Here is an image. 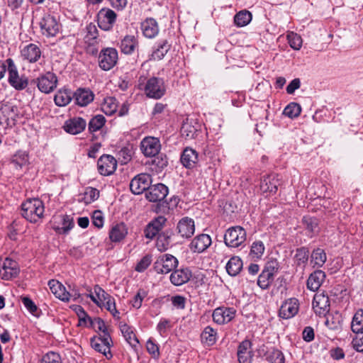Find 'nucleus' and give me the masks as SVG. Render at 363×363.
<instances>
[{"label":"nucleus","instance_id":"1","mask_svg":"<svg viewBox=\"0 0 363 363\" xmlns=\"http://www.w3.org/2000/svg\"><path fill=\"white\" fill-rule=\"evenodd\" d=\"M246 231L240 226L228 228L224 235L225 244L230 247H238L246 240Z\"/></svg>","mask_w":363,"mask_h":363},{"label":"nucleus","instance_id":"2","mask_svg":"<svg viewBox=\"0 0 363 363\" xmlns=\"http://www.w3.org/2000/svg\"><path fill=\"white\" fill-rule=\"evenodd\" d=\"M44 207L39 199H28L24 202V218L35 223L43 214Z\"/></svg>","mask_w":363,"mask_h":363},{"label":"nucleus","instance_id":"3","mask_svg":"<svg viewBox=\"0 0 363 363\" xmlns=\"http://www.w3.org/2000/svg\"><path fill=\"white\" fill-rule=\"evenodd\" d=\"M178 265V259L170 254H164L157 257L154 263V269L158 274H168Z\"/></svg>","mask_w":363,"mask_h":363},{"label":"nucleus","instance_id":"4","mask_svg":"<svg viewBox=\"0 0 363 363\" xmlns=\"http://www.w3.org/2000/svg\"><path fill=\"white\" fill-rule=\"evenodd\" d=\"M166 88L164 80L158 77L149 79L145 86V93L149 98L160 99L165 94Z\"/></svg>","mask_w":363,"mask_h":363},{"label":"nucleus","instance_id":"5","mask_svg":"<svg viewBox=\"0 0 363 363\" xmlns=\"http://www.w3.org/2000/svg\"><path fill=\"white\" fill-rule=\"evenodd\" d=\"M118 52L115 48L103 49L99 55V65L105 71L112 69L117 63Z\"/></svg>","mask_w":363,"mask_h":363},{"label":"nucleus","instance_id":"6","mask_svg":"<svg viewBox=\"0 0 363 363\" xmlns=\"http://www.w3.org/2000/svg\"><path fill=\"white\" fill-rule=\"evenodd\" d=\"M111 337L109 333L95 337L91 340V345L96 351L103 354L107 359L112 357L111 353Z\"/></svg>","mask_w":363,"mask_h":363},{"label":"nucleus","instance_id":"7","mask_svg":"<svg viewBox=\"0 0 363 363\" xmlns=\"http://www.w3.org/2000/svg\"><path fill=\"white\" fill-rule=\"evenodd\" d=\"M151 176L148 174L136 175L130 183V189L134 194H140L150 186Z\"/></svg>","mask_w":363,"mask_h":363},{"label":"nucleus","instance_id":"8","mask_svg":"<svg viewBox=\"0 0 363 363\" xmlns=\"http://www.w3.org/2000/svg\"><path fill=\"white\" fill-rule=\"evenodd\" d=\"M140 150L145 157H155L159 154L161 148L160 142L155 137H145L140 143Z\"/></svg>","mask_w":363,"mask_h":363},{"label":"nucleus","instance_id":"9","mask_svg":"<svg viewBox=\"0 0 363 363\" xmlns=\"http://www.w3.org/2000/svg\"><path fill=\"white\" fill-rule=\"evenodd\" d=\"M116 13L110 9H102L97 15L98 25L104 30H109L116 20Z\"/></svg>","mask_w":363,"mask_h":363},{"label":"nucleus","instance_id":"10","mask_svg":"<svg viewBox=\"0 0 363 363\" xmlns=\"http://www.w3.org/2000/svg\"><path fill=\"white\" fill-rule=\"evenodd\" d=\"M40 26L42 33L47 37L55 36L60 28V25L55 18L50 15H46L42 18Z\"/></svg>","mask_w":363,"mask_h":363},{"label":"nucleus","instance_id":"11","mask_svg":"<svg viewBox=\"0 0 363 363\" xmlns=\"http://www.w3.org/2000/svg\"><path fill=\"white\" fill-rule=\"evenodd\" d=\"M99 172L104 176L112 174L116 169L117 161L110 155H104L97 162Z\"/></svg>","mask_w":363,"mask_h":363},{"label":"nucleus","instance_id":"12","mask_svg":"<svg viewBox=\"0 0 363 363\" xmlns=\"http://www.w3.org/2000/svg\"><path fill=\"white\" fill-rule=\"evenodd\" d=\"M236 310L230 307H218L212 314L213 321L218 325H223L231 321L235 315Z\"/></svg>","mask_w":363,"mask_h":363},{"label":"nucleus","instance_id":"13","mask_svg":"<svg viewBox=\"0 0 363 363\" xmlns=\"http://www.w3.org/2000/svg\"><path fill=\"white\" fill-rule=\"evenodd\" d=\"M168 192L167 186L159 183L150 185L149 189L145 193V197L150 202H160L166 198Z\"/></svg>","mask_w":363,"mask_h":363},{"label":"nucleus","instance_id":"14","mask_svg":"<svg viewBox=\"0 0 363 363\" xmlns=\"http://www.w3.org/2000/svg\"><path fill=\"white\" fill-rule=\"evenodd\" d=\"M57 79L55 74L47 72L38 79V87L45 94L52 91L57 86Z\"/></svg>","mask_w":363,"mask_h":363},{"label":"nucleus","instance_id":"15","mask_svg":"<svg viewBox=\"0 0 363 363\" xmlns=\"http://www.w3.org/2000/svg\"><path fill=\"white\" fill-rule=\"evenodd\" d=\"M299 303L295 298H289L285 301L279 309V316L284 319H289L294 317L298 311Z\"/></svg>","mask_w":363,"mask_h":363},{"label":"nucleus","instance_id":"16","mask_svg":"<svg viewBox=\"0 0 363 363\" xmlns=\"http://www.w3.org/2000/svg\"><path fill=\"white\" fill-rule=\"evenodd\" d=\"M86 126V121L81 117H74L67 120L63 125L64 130L72 135L82 133Z\"/></svg>","mask_w":363,"mask_h":363},{"label":"nucleus","instance_id":"17","mask_svg":"<svg viewBox=\"0 0 363 363\" xmlns=\"http://www.w3.org/2000/svg\"><path fill=\"white\" fill-rule=\"evenodd\" d=\"M167 219L164 216H159L149 223L144 230L145 238L149 239L154 238L159 232L163 228Z\"/></svg>","mask_w":363,"mask_h":363},{"label":"nucleus","instance_id":"18","mask_svg":"<svg viewBox=\"0 0 363 363\" xmlns=\"http://www.w3.org/2000/svg\"><path fill=\"white\" fill-rule=\"evenodd\" d=\"M177 230L182 238H191L195 232L194 220L189 217L182 218L177 223Z\"/></svg>","mask_w":363,"mask_h":363},{"label":"nucleus","instance_id":"19","mask_svg":"<svg viewBox=\"0 0 363 363\" xmlns=\"http://www.w3.org/2000/svg\"><path fill=\"white\" fill-rule=\"evenodd\" d=\"M9 72V83L16 90L23 89V79L18 75L17 68L12 59L9 58L6 60Z\"/></svg>","mask_w":363,"mask_h":363},{"label":"nucleus","instance_id":"20","mask_svg":"<svg viewBox=\"0 0 363 363\" xmlns=\"http://www.w3.org/2000/svg\"><path fill=\"white\" fill-rule=\"evenodd\" d=\"M281 182L279 176L275 174H271L264 177L261 182L260 189L264 193L271 194H275L278 190V186Z\"/></svg>","mask_w":363,"mask_h":363},{"label":"nucleus","instance_id":"21","mask_svg":"<svg viewBox=\"0 0 363 363\" xmlns=\"http://www.w3.org/2000/svg\"><path fill=\"white\" fill-rule=\"evenodd\" d=\"M313 308L316 313L325 315L330 310V299L323 293L316 294L313 300Z\"/></svg>","mask_w":363,"mask_h":363},{"label":"nucleus","instance_id":"22","mask_svg":"<svg viewBox=\"0 0 363 363\" xmlns=\"http://www.w3.org/2000/svg\"><path fill=\"white\" fill-rule=\"evenodd\" d=\"M211 244V237L206 234H201L193 239L189 247L192 252L201 253L205 251Z\"/></svg>","mask_w":363,"mask_h":363},{"label":"nucleus","instance_id":"23","mask_svg":"<svg viewBox=\"0 0 363 363\" xmlns=\"http://www.w3.org/2000/svg\"><path fill=\"white\" fill-rule=\"evenodd\" d=\"M180 160L184 167L193 169L199 162V154L195 150L186 147L181 155Z\"/></svg>","mask_w":363,"mask_h":363},{"label":"nucleus","instance_id":"24","mask_svg":"<svg viewBox=\"0 0 363 363\" xmlns=\"http://www.w3.org/2000/svg\"><path fill=\"white\" fill-rule=\"evenodd\" d=\"M140 28L145 38H153L159 33V26L157 22L152 18L145 19L142 23Z\"/></svg>","mask_w":363,"mask_h":363},{"label":"nucleus","instance_id":"25","mask_svg":"<svg viewBox=\"0 0 363 363\" xmlns=\"http://www.w3.org/2000/svg\"><path fill=\"white\" fill-rule=\"evenodd\" d=\"M191 277V272L189 268L174 270L170 275V281L175 286H181L186 283Z\"/></svg>","mask_w":363,"mask_h":363},{"label":"nucleus","instance_id":"26","mask_svg":"<svg viewBox=\"0 0 363 363\" xmlns=\"http://www.w3.org/2000/svg\"><path fill=\"white\" fill-rule=\"evenodd\" d=\"M93 92L87 89H78L74 94L75 102L80 106H86L94 100Z\"/></svg>","mask_w":363,"mask_h":363},{"label":"nucleus","instance_id":"27","mask_svg":"<svg viewBox=\"0 0 363 363\" xmlns=\"http://www.w3.org/2000/svg\"><path fill=\"white\" fill-rule=\"evenodd\" d=\"M325 279V274L322 270L311 273L307 280V288L313 291H317Z\"/></svg>","mask_w":363,"mask_h":363},{"label":"nucleus","instance_id":"28","mask_svg":"<svg viewBox=\"0 0 363 363\" xmlns=\"http://www.w3.org/2000/svg\"><path fill=\"white\" fill-rule=\"evenodd\" d=\"M238 357L240 363H250L252 359L251 342L249 340L242 341L238 350Z\"/></svg>","mask_w":363,"mask_h":363},{"label":"nucleus","instance_id":"29","mask_svg":"<svg viewBox=\"0 0 363 363\" xmlns=\"http://www.w3.org/2000/svg\"><path fill=\"white\" fill-rule=\"evenodd\" d=\"M171 48V44L167 40H160L157 46L153 49L152 53L150 57L151 60H162Z\"/></svg>","mask_w":363,"mask_h":363},{"label":"nucleus","instance_id":"30","mask_svg":"<svg viewBox=\"0 0 363 363\" xmlns=\"http://www.w3.org/2000/svg\"><path fill=\"white\" fill-rule=\"evenodd\" d=\"M48 286L51 292L62 301L67 300V295L65 294V287L58 281L52 279L48 281Z\"/></svg>","mask_w":363,"mask_h":363},{"label":"nucleus","instance_id":"31","mask_svg":"<svg viewBox=\"0 0 363 363\" xmlns=\"http://www.w3.org/2000/svg\"><path fill=\"white\" fill-rule=\"evenodd\" d=\"M172 232L171 230H165L158 234L156 242V247L160 252H164L168 250L171 245V237Z\"/></svg>","mask_w":363,"mask_h":363},{"label":"nucleus","instance_id":"32","mask_svg":"<svg viewBox=\"0 0 363 363\" xmlns=\"http://www.w3.org/2000/svg\"><path fill=\"white\" fill-rule=\"evenodd\" d=\"M128 233V229L123 223H118L113 226L110 233L109 238L113 242H120Z\"/></svg>","mask_w":363,"mask_h":363},{"label":"nucleus","instance_id":"33","mask_svg":"<svg viewBox=\"0 0 363 363\" xmlns=\"http://www.w3.org/2000/svg\"><path fill=\"white\" fill-rule=\"evenodd\" d=\"M137 46L138 40L134 35L125 36L120 45L121 51L127 55L133 53Z\"/></svg>","mask_w":363,"mask_h":363},{"label":"nucleus","instance_id":"34","mask_svg":"<svg viewBox=\"0 0 363 363\" xmlns=\"http://www.w3.org/2000/svg\"><path fill=\"white\" fill-rule=\"evenodd\" d=\"M4 270L5 274H3V278L6 279L17 276L20 272L19 268L17 267V263L8 258L4 262Z\"/></svg>","mask_w":363,"mask_h":363},{"label":"nucleus","instance_id":"35","mask_svg":"<svg viewBox=\"0 0 363 363\" xmlns=\"http://www.w3.org/2000/svg\"><path fill=\"white\" fill-rule=\"evenodd\" d=\"M201 342L208 345H213L217 340V332L211 326H206L201 334Z\"/></svg>","mask_w":363,"mask_h":363},{"label":"nucleus","instance_id":"36","mask_svg":"<svg viewBox=\"0 0 363 363\" xmlns=\"http://www.w3.org/2000/svg\"><path fill=\"white\" fill-rule=\"evenodd\" d=\"M62 226L54 227L55 230L60 234H67L74 227V220L71 216L63 215L60 216Z\"/></svg>","mask_w":363,"mask_h":363},{"label":"nucleus","instance_id":"37","mask_svg":"<svg viewBox=\"0 0 363 363\" xmlns=\"http://www.w3.org/2000/svg\"><path fill=\"white\" fill-rule=\"evenodd\" d=\"M41 55V51L39 47L35 44L26 45L24 49V57L30 62H36Z\"/></svg>","mask_w":363,"mask_h":363},{"label":"nucleus","instance_id":"38","mask_svg":"<svg viewBox=\"0 0 363 363\" xmlns=\"http://www.w3.org/2000/svg\"><path fill=\"white\" fill-rule=\"evenodd\" d=\"M226 271L230 276H236L242 268V262L239 257H233L226 264Z\"/></svg>","mask_w":363,"mask_h":363},{"label":"nucleus","instance_id":"39","mask_svg":"<svg viewBox=\"0 0 363 363\" xmlns=\"http://www.w3.org/2000/svg\"><path fill=\"white\" fill-rule=\"evenodd\" d=\"M73 97V94L67 89L59 91L55 96V103L58 106L67 105Z\"/></svg>","mask_w":363,"mask_h":363},{"label":"nucleus","instance_id":"40","mask_svg":"<svg viewBox=\"0 0 363 363\" xmlns=\"http://www.w3.org/2000/svg\"><path fill=\"white\" fill-rule=\"evenodd\" d=\"M327 256L323 249L317 248L314 250L311 255V262L313 267H321L325 262Z\"/></svg>","mask_w":363,"mask_h":363},{"label":"nucleus","instance_id":"41","mask_svg":"<svg viewBox=\"0 0 363 363\" xmlns=\"http://www.w3.org/2000/svg\"><path fill=\"white\" fill-rule=\"evenodd\" d=\"M303 223L308 231V235L313 236L315 233L319 231L318 220L316 218L311 216H304L303 218Z\"/></svg>","mask_w":363,"mask_h":363},{"label":"nucleus","instance_id":"42","mask_svg":"<svg viewBox=\"0 0 363 363\" xmlns=\"http://www.w3.org/2000/svg\"><path fill=\"white\" fill-rule=\"evenodd\" d=\"M80 310L84 315V317L80 318L81 321H84V323H86V320H89L94 327L96 328L99 330L101 331L103 335H105V333H108V328L104 321L101 318H96L92 320L91 318L85 313V312L82 308H80Z\"/></svg>","mask_w":363,"mask_h":363},{"label":"nucleus","instance_id":"43","mask_svg":"<svg viewBox=\"0 0 363 363\" xmlns=\"http://www.w3.org/2000/svg\"><path fill=\"white\" fill-rule=\"evenodd\" d=\"M106 118L103 115H96L89 121L88 123V130L92 133L99 130L106 123Z\"/></svg>","mask_w":363,"mask_h":363},{"label":"nucleus","instance_id":"44","mask_svg":"<svg viewBox=\"0 0 363 363\" xmlns=\"http://www.w3.org/2000/svg\"><path fill=\"white\" fill-rule=\"evenodd\" d=\"M251 20L252 13L247 10L240 11L234 17V22L238 27L247 26Z\"/></svg>","mask_w":363,"mask_h":363},{"label":"nucleus","instance_id":"45","mask_svg":"<svg viewBox=\"0 0 363 363\" xmlns=\"http://www.w3.org/2000/svg\"><path fill=\"white\" fill-rule=\"evenodd\" d=\"M120 328L127 342L130 345L135 347L139 342L131 328L127 324H122L121 325Z\"/></svg>","mask_w":363,"mask_h":363},{"label":"nucleus","instance_id":"46","mask_svg":"<svg viewBox=\"0 0 363 363\" xmlns=\"http://www.w3.org/2000/svg\"><path fill=\"white\" fill-rule=\"evenodd\" d=\"M24 307L33 317L38 318L43 314L42 310L29 297L24 296Z\"/></svg>","mask_w":363,"mask_h":363},{"label":"nucleus","instance_id":"47","mask_svg":"<svg viewBox=\"0 0 363 363\" xmlns=\"http://www.w3.org/2000/svg\"><path fill=\"white\" fill-rule=\"evenodd\" d=\"M118 108L117 101L114 97H107L101 105V110L108 116L114 113Z\"/></svg>","mask_w":363,"mask_h":363},{"label":"nucleus","instance_id":"48","mask_svg":"<svg viewBox=\"0 0 363 363\" xmlns=\"http://www.w3.org/2000/svg\"><path fill=\"white\" fill-rule=\"evenodd\" d=\"M86 33L84 36L85 42L89 45H94L96 43L98 37V29L93 23H89L86 28Z\"/></svg>","mask_w":363,"mask_h":363},{"label":"nucleus","instance_id":"49","mask_svg":"<svg viewBox=\"0 0 363 363\" xmlns=\"http://www.w3.org/2000/svg\"><path fill=\"white\" fill-rule=\"evenodd\" d=\"M267 359L269 363H284L285 359L283 353L275 348H272L267 352Z\"/></svg>","mask_w":363,"mask_h":363},{"label":"nucleus","instance_id":"50","mask_svg":"<svg viewBox=\"0 0 363 363\" xmlns=\"http://www.w3.org/2000/svg\"><path fill=\"white\" fill-rule=\"evenodd\" d=\"M351 329L352 332H359L363 330V310H358L352 318L351 323Z\"/></svg>","mask_w":363,"mask_h":363},{"label":"nucleus","instance_id":"51","mask_svg":"<svg viewBox=\"0 0 363 363\" xmlns=\"http://www.w3.org/2000/svg\"><path fill=\"white\" fill-rule=\"evenodd\" d=\"M265 247L264 243L260 240H256L252 242L250 249V256L254 259H261L264 252Z\"/></svg>","mask_w":363,"mask_h":363},{"label":"nucleus","instance_id":"52","mask_svg":"<svg viewBox=\"0 0 363 363\" xmlns=\"http://www.w3.org/2000/svg\"><path fill=\"white\" fill-rule=\"evenodd\" d=\"M301 112V106L297 103L292 102L285 107L283 113L290 118H294L298 117Z\"/></svg>","mask_w":363,"mask_h":363},{"label":"nucleus","instance_id":"53","mask_svg":"<svg viewBox=\"0 0 363 363\" xmlns=\"http://www.w3.org/2000/svg\"><path fill=\"white\" fill-rule=\"evenodd\" d=\"M153 157L154 158L152 160L151 164L157 172H161L164 167L167 166L168 162L165 155H157Z\"/></svg>","mask_w":363,"mask_h":363},{"label":"nucleus","instance_id":"54","mask_svg":"<svg viewBox=\"0 0 363 363\" xmlns=\"http://www.w3.org/2000/svg\"><path fill=\"white\" fill-rule=\"evenodd\" d=\"M273 279L274 277L270 272H267L263 270L258 277L257 284L262 289H267Z\"/></svg>","mask_w":363,"mask_h":363},{"label":"nucleus","instance_id":"55","mask_svg":"<svg viewBox=\"0 0 363 363\" xmlns=\"http://www.w3.org/2000/svg\"><path fill=\"white\" fill-rule=\"evenodd\" d=\"M287 40L290 47L294 50H298L302 46V38L297 33L290 32L287 35Z\"/></svg>","mask_w":363,"mask_h":363},{"label":"nucleus","instance_id":"56","mask_svg":"<svg viewBox=\"0 0 363 363\" xmlns=\"http://www.w3.org/2000/svg\"><path fill=\"white\" fill-rule=\"evenodd\" d=\"M99 191L93 187H87L85 190L82 200L85 203H91L98 199Z\"/></svg>","mask_w":363,"mask_h":363},{"label":"nucleus","instance_id":"57","mask_svg":"<svg viewBox=\"0 0 363 363\" xmlns=\"http://www.w3.org/2000/svg\"><path fill=\"white\" fill-rule=\"evenodd\" d=\"M353 333L354 336L352 340V347L358 352H363V330Z\"/></svg>","mask_w":363,"mask_h":363},{"label":"nucleus","instance_id":"58","mask_svg":"<svg viewBox=\"0 0 363 363\" xmlns=\"http://www.w3.org/2000/svg\"><path fill=\"white\" fill-rule=\"evenodd\" d=\"M181 132L182 135L185 136L186 138H193L196 132V128L192 125L189 122V119L186 118V121L182 124Z\"/></svg>","mask_w":363,"mask_h":363},{"label":"nucleus","instance_id":"59","mask_svg":"<svg viewBox=\"0 0 363 363\" xmlns=\"http://www.w3.org/2000/svg\"><path fill=\"white\" fill-rule=\"evenodd\" d=\"M308 250L304 247L299 248L296 250L295 258L298 265L305 264L308 259Z\"/></svg>","mask_w":363,"mask_h":363},{"label":"nucleus","instance_id":"60","mask_svg":"<svg viewBox=\"0 0 363 363\" xmlns=\"http://www.w3.org/2000/svg\"><path fill=\"white\" fill-rule=\"evenodd\" d=\"M152 262V256L147 255L144 256L136 265L135 269L137 272H142L145 271Z\"/></svg>","mask_w":363,"mask_h":363},{"label":"nucleus","instance_id":"61","mask_svg":"<svg viewBox=\"0 0 363 363\" xmlns=\"http://www.w3.org/2000/svg\"><path fill=\"white\" fill-rule=\"evenodd\" d=\"M42 363H61V358L57 353L51 352L43 356Z\"/></svg>","mask_w":363,"mask_h":363},{"label":"nucleus","instance_id":"62","mask_svg":"<svg viewBox=\"0 0 363 363\" xmlns=\"http://www.w3.org/2000/svg\"><path fill=\"white\" fill-rule=\"evenodd\" d=\"M279 267V262L276 259H271L266 263L264 272H270L273 277L277 273Z\"/></svg>","mask_w":363,"mask_h":363},{"label":"nucleus","instance_id":"63","mask_svg":"<svg viewBox=\"0 0 363 363\" xmlns=\"http://www.w3.org/2000/svg\"><path fill=\"white\" fill-rule=\"evenodd\" d=\"M147 350L154 357H159L160 350L159 346L155 344L152 339H149L146 343Z\"/></svg>","mask_w":363,"mask_h":363},{"label":"nucleus","instance_id":"64","mask_svg":"<svg viewBox=\"0 0 363 363\" xmlns=\"http://www.w3.org/2000/svg\"><path fill=\"white\" fill-rule=\"evenodd\" d=\"M146 293L143 290H139L132 301V305L134 308L138 309L142 306L143 298L145 297Z\"/></svg>","mask_w":363,"mask_h":363}]
</instances>
